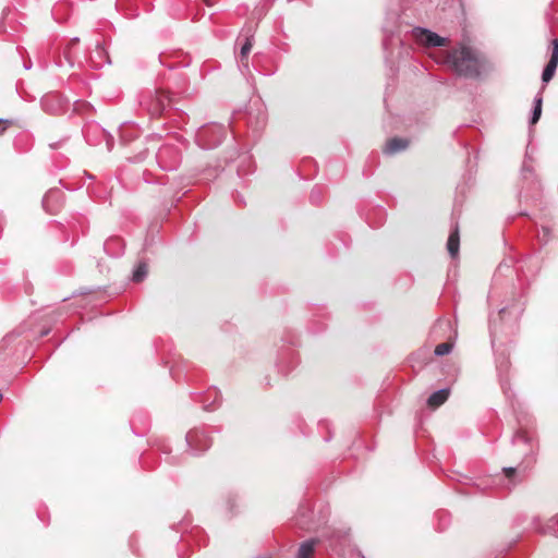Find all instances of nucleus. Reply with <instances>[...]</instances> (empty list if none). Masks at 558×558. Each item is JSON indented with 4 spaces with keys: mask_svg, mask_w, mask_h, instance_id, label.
Wrapping results in <instances>:
<instances>
[{
    "mask_svg": "<svg viewBox=\"0 0 558 558\" xmlns=\"http://www.w3.org/2000/svg\"><path fill=\"white\" fill-rule=\"evenodd\" d=\"M512 445L514 447H520L522 451L525 452L530 446L527 435L521 430L517 432L512 437Z\"/></svg>",
    "mask_w": 558,
    "mask_h": 558,
    "instance_id": "13",
    "label": "nucleus"
},
{
    "mask_svg": "<svg viewBox=\"0 0 558 558\" xmlns=\"http://www.w3.org/2000/svg\"><path fill=\"white\" fill-rule=\"evenodd\" d=\"M223 138L225 129L221 125L202 128L196 134L198 144L205 149H211L218 146Z\"/></svg>",
    "mask_w": 558,
    "mask_h": 558,
    "instance_id": "3",
    "label": "nucleus"
},
{
    "mask_svg": "<svg viewBox=\"0 0 558 558\" xmlns=\"http://www.w3.org/2000/svg\"><path fill=\"white\" fill-rule=\"evenodd\" d=\"M95 52L100 59H104L106 62H109L107 51L100 44H97Z\"/></svg>",
    "mask_w": 558,
    "mask_h": 558,
    "instance_id": "16",
    "label": "nucleus"
},
{
    "mask_svg": "<svg viewBox=\"0 0 558 558\" xmlns=\"http://www.w3.org/2000/svg\"><path fill=\"white\" fill-rule=\"evenodd\" d=\"M174 105V98L170 92L162 88L155 89L154 93L149 94L145 100V107L150 116L159 117L168 108Z\"/></svg>",
    "mask_w": 558,
    "mask_h": 558,
    "instance_id": "2",
    "label": "nucleus"
},
{
    "mask_svg": "<svg viewBox=\"0 0 558 558\" xmlns=\"http://www.w3.org/2000/svg\"><path fill=\"white\" fill-rule=\"evenodd\" d=\"M320 197H322L320 189H318V187L313 189L311 192V195H310L312 203H318L320 201Z\"/></svg>",
    "mask_w": 558,
    "mask_h": 558,
    "instance_id": "17",
    "label": "nucleus"
},
{
    "mask_svg": "<svg viewBox=\"0 0 558 558\" xmlns=\"http://www.w3.org/2000/svg\"><path fill=\"white\" fill-rule=\"evenodd\" d=\"M459 248H460L459 226H458V223H456L452 227L450 234L448 236L447 250H448V253L450 254V256L452 258H456L459 254Z\"/></svg>",
    "mask_w": 558,
    "mask_h": 558,
    "instance_id": "7",
    "label": "nucleus"
},
{
    "mask_svg": "<svg viewBox=\"0 0 558 558\" xmlns=\"http://www.w3.org/2000/svg\"><path fill=\"white\" fill-rule=\"evenodd\" d=\"M217 0H204L207 5H213Z\"/></svg>",
    "mask_w": 558,
    "mask_h": 558,
    "instance_id": "22",
    "label": "nucleus"
},
{
    "mask_svg": "<svg viewBox=\"0 0 558 558\" xmlns=\"http://www.w3.org/2000/svg\"><path fill=\"white\" fill-rule=\"evenodd\" d=\"M170 150H171V147H169V146H163L162 148H160L159 153L157 154L158 160L161 162L165 155Z\"/></svg>",
    "mask_w": 558,
    "mask_h": 558,
    "instance_id": "19",
    "label": "nucleus"
},
{
    "mask_svg": "<svg viewBox=\"0 0 558 558\" xmlns=\"http://www.w3.org/2000/svg\"><path fill=\"white\" fill-rule=\"evenodd\" d=\"M148 274V266L145 262H140L132 274V280L134 282H141L143 281Z\"/></svg>",
    "mask_w": 558,
    "mask_h": 558,
    "instance_id": "12",
    "label": "nucleus"
},
{
    "mask_svg": "<svg viewBox=\"0 0 558 558\" xmlns=\"http://www.w3.org/2000/svg\"><path fill=\"white\" fill-rule=\"evenodd\" d=\"M56 194H58V192H57V191H52V190H51V191H49V192L44 196V198H43V206H44V208H45L47 211H49V209H48V202H49V199H50L51 197H53Z\"/></svg>",
    "mask_w": 558,
    "mask_h": 558,
    "instance_id": "18",
    "label": "nucleus"
},
{
    "mask_svg": "<svg viewBox=\"0 0 558 558\" xmlns=\"http://www.w3.org/2000/svg\"><path fill=\"white\" fill-rule=\"evenodd\" d=\"M408 146H409L408 140L400 138V137H393L386 143L384 153L386 155H395L397 153H400V151L407 149Z\"/></svg>",
    "mask_w": 558,
    "mask_h": 558,
    "instance_id": "8",
    "label": "nucleus"
},
{
    "mask_svg": "<svg viewBox=\"0 0 558 558\" xmlns=\"http://www.w3.org/2000/svg\"><path fill=\"white\" fill-rule=\"evenodd\" d=\"M504 473L505 475L508 477V478H511L515 473H517V469L515 468H504Z\"/></svg>",
    "mask_w": 558,
    "mask_h": 558,
    "instance_id": "20",
    "label": "nucleus"
},
{
    "mask_svg": "<svg viewBox=\"0 0 558 558\" xmlns=\"http://www.w3.org/2000/svg\"><path fill=\"white\" fill-rule=\"evenodd\" d=\"M446 63H448L458 75L466 78L478 77L483 69L481 56L466 46H460L448 51Z\"/></svg>",
    "mask_w": 558,
    "mask_h": 558,
    "instance_id": "1",
    "label": "nucleus"
},
{
    "mask_svg": "<svg viewBox=\"0 0 558 558\" xmlns=\"http://www.w3.org/2000/svg\"><path fill=\"white\" fill-rule=\"evenodd\" d=\"M105 137H106L107 148H108V150H111L112 146H113V137L110 134H105Z\"/></svg>",
    "mask_w": 558,
    "mask_h": 558,
    "instance_id": "21",
    "label": "nucleus"
},
{
    "mask_svg": "<svg viewBox=\"0 0 558 558\" xmlns=\"http://www.w3.org/2000/svg\"><path fill=\"white\" fill-rule=\"evenodd\" d=\"M243 37L244 41L240 50V62L242 66L248 69L247 56L253 47V35L247 32Z\"/></svg>",
    "mask_w": 558,
    "mask_h": 558,
    "instance_id": "9",
    "label": "nucleus"
},
{
    "mask_svg": "<svg viewBox=\"0 0 558 558\" xmlns=\"http://www.w3.org/2000/svg\"><path fill=\"white\" fill-rule=\"evenodd\" d=\"M316 545V539H307L300 545L298 558H312Z\"/></svg>",
    "mask_w": 558,
    "mask_h": 558,
    "instance_id": "11",
    "label": "nucleus"
},
{
    "mask_svg": "<svg viewBox=\"0 0 558 558\" xmlns=\"http://www.w3.org/2000/svg\"><path fill=\"white\" fill-rule=\"evenodd\" d=\"M415 39L425 47H441L446 46L448 38L441 37L438 34L423 27H415L413 29Z\"/></svg>",
    "mask_w": 558,
    "mask_h": 558,
    "instance_id": "5",
    "label": "nucleus"
},
{
    "mask_svg": "<svg viewBox=\"0 0 558 558\" xmlns=\"http://www.w3.org/2000/svg\"><path fill=\"white\" fill-rule=\"evenodd\" d=\"M542 102H543L542 96L537 95L534 99V107H533L532 116L530 119L531 124H535L539 120L541 114H542Z\"/></svg>",
    "mask_w": 558,
    "mask_h": 558,
    "instance_id": "14",
    "label": "nucleus"
},
{
    "mask_svg": "<svg viewBox=\"0 0 558 558\" xmlns=\"http://www.w3.org/2000/svg\"><path fill=\"white\" fill-rule=\"evenodd\" d=\"M72 41H73L74 44H76V43H78V38H74Z\"/></svg>",
    "mask_w": 558,
    "mask_h": 558,
    "instance_id": "23",
    "label": "nucleus"
},
{
    "mask_svg": "<svg viewBox=\"0 0 558 558\" xmlns=\"http://www.w3.org/2000/svg\"><path fill=\"white\" fill-rule=\"evenodd\" d=\"M185 439L189 448L195 454L206 451L211 445L209 437L201 429L190 430L186 434Z\"/></svg>",
    "mask_w": 558,
    "mask_h": 558,
    "instance_id": "4",
    "label": "nucleus"
},
{
    "mask_svg": "<svg viewBox=\"0 0 558 558\" xmlns=\"http://www.w3.org/2000/svg\"><path fill=\"white\" fill-rule=\"evenodd\" d=\"M449 395L450 390L448 388L439 389L428 397L427 404L432 408H437L447 401Z\"/></svg>",
    "mask_w": 558,
    "mask_h": 558,
    "instance_id": "10",
    "label": "nucleus"
},
{
    "mask_svg": "<svg viewBox=\"0 0 558 558\" xmlns=\"http://www.w3.org/2000/svg\"><path fill=\"white\" fill-rule=\"evenodd\" d=\"M557 66H558V38L553 40L551 56L542 73V81L544 83H548L553 78Z\"/></svg>",
    "mask_w": 558,
    "mask_h": 558,
    "instance_id": "6",
    "label": "nucleus"
},
{
    "mask_svg": "<svg viewBox=\"0 0 558 558\" xmlns=\"http://www.w3.org/2000/svg\"><path fill=\"white\" fill-rule=\"evenodd\" d=\"M453 344L450 342H442L436 345L434 353L437 356H442L451 352Z\"/></svg>",
    "mask_w": 558,
    "mask_h": 558,
    "instance_id": "15",
    "label": "nucleus"
},
{
    "mask_svg": "<svg viewBox=\"0 0 558 558\" xmlns=\"http://www.w3.org/2000/svg\"><path fill=\"white\" fill-rule=\"evenodd\" d=\"M2 122V120H0V123Z\"/></svg>",
    "mask_w": 558,
    "mask_h": 558,
    "instance_id": "25",
    "label": "nucleus"
},
{
    "mask_svg": "<svg viewBox=\"0 0 558 558\" xmlns=\"http://www.w3.org/2000/svg\"><path fill=\"white\" fill-rule=\"evenodd\" d=\"M162 167L166 168V169H172L173 168L172 166H169V167L162 166Z\"/></svg>",
    "mask_w": 558,
    "mask_h": 558,
    "instance_id": "24",
    "label": "nucleus"
}]
</instances>
